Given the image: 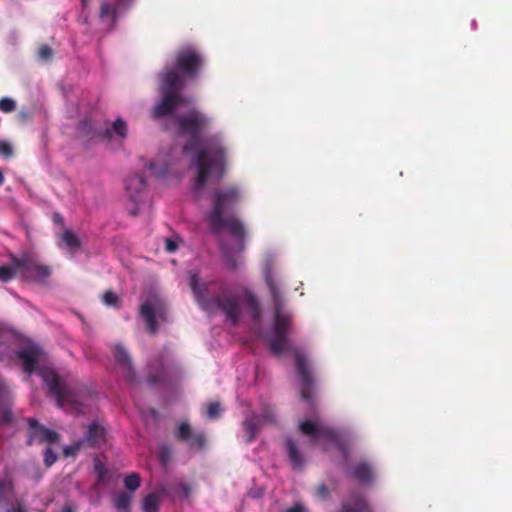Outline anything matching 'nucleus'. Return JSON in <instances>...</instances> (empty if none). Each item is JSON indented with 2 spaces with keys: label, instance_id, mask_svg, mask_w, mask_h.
<instances>
[{
  "label": "nucleus",
  "instance_id": "obj_1",
  "mask_svg": "<svg viewBox=\"0 0 512 512\" xmlns=\"http://www.w3.org/2000/svg\"><path fill=\"white\" fill-rule=\"evenodd\" d=\"M174 123L177 134L187 137L183 151L195 153V189L201 190L211 175L221 179L226 171V148L222 137L219 134L203 137L211 124V119L203 112L192 109L184 115L174 117Z\"/></svg>",
  "mask_w": 512,
  "mask_h": 512
},
{
  "label": "nucleus",
  "instance_id": "obj_2",
  "mask_svg": "<svg viewBox=\"0 0 512 512\" xmlns=\"http://www.w3.org/2000/svg\"><path fill=\"white\" fill-rule=\"evenodd\" d=\"M242 192L238 185H228L218 188L213 192V207L207 215L210 228L213 233L218 234L227 229L244 248L245 228L242 222L234 217H224V213L233 209L241 200Z\"/></svg>",
  "mask_w": 512,
  "mask_h": 512
},
{
  "label": "nucleus",
  "instance_id": "obj_3",
  "mask_svg": "<svg viewBox=\"0 0 512 512\" xmlns=\"http://www.w3.org/2000/svg\"><path fill=\"white\" fill-rule=\"evenodd\" d=\"M39 375L60 408L75 414L85 412L87 400L92 396L85 385L76 379L62 378L51 368L40 369Z\"/></svg>",
  "mask_w": 512,
  "mask_h": 512
},
{
  "label": "nucleus",
  "instance_id": "obj_4",
  "mask_svg": "<svg viewBox=\"0 0 512 512\" xmlns=\"http://www.w3.org/2000/svg\"><path fill=\"white\" fill-rule=\"evenodd\" d=\"M189 286L195 300L204 311L209 313L222 311L232 325L238 324L241 316V308L239 299L235 294L228 290H222L215 296H210L208 285L206 283H200L199 275L196 273L191 274Z\"/></svg>",
  "mask_w": 512,
  "mask_h": 512
},
{
  "label": "nucleus",
  "instance_id": "obj_5",
  "mask_svg": "<svg viewBox=\"0 0 512 512\" xmlns=\"http://www.w3.org/2000/svg\"><path fill=\"white\" fill-rule=\"evenodd\" d=\"M266 283L274 305V324L266 340L271 352L279 356L284 350H292L288 346L287 335L291 326V314L284 310V298L280 287L272 275H266Z\"/></svg>",
  "mask_w": 512,
  "mask_h": 512
},
{
  "label": "nucleus",
  "instance_id": "obj_6",
  "mask_svg": "<svg viewBox=\"0 0 512 512\" xmlns=\"http://www.w3.org/2000/svg\"><path fill=\"white\" fill-rule=\"evenodd\" d=\"M158 78L161 100L155 104L151 111V117L154 120L172 116L185 101L181 93L184 82L175 70L166 69L158 75Z\"/></svg>",
  "mask_w": 512,
  "mask_h": 512
},
{
  "label": "nucleus",
  "instance_id": "obj_7",
  "mask_svg": "<svg viewBox=\"0 0 512 512\" xmlns=\"http://www.w3.org/2000/svg\"><path fill=\"white\" fill-rule=\"evenodd\" d=\"M299 430L302 434L310 436L312 443L315 444L323 442L325 449L327 448V445H334L345 457L347 456L346 447L340 439L337 431L333 428L306 420L300 423Z\"/></svg>",
  "mask_w": 512,
  "mask_h": 512
},
{
  "label": "nucleus",
  "instance_id": "obj_8",
  "mask_svg": "<svg viewBox=\"0 0 512 512\" xmlns=\"http://www.w3.org/2000/svg\"><path fill=\"white\" fill-rule=\"evenodd\" d=\"M203 65L202 56L191 47L183 48L176 53L175 70L185 83V78H195Z\"/></svg>",
  "mask_w": 512,
  "mask_h": 512
},
{
  "label": "nucleus",
  "instance_id": "obj_9",
  "mask_svg": "<svg viewBox=\"0 0 512 512\" xmlns=\"http://www.w3.org/2000/svg\"><path fill=\"white\" fill-rule=\"evenodd\" d=\"M296 372L300 379V395L303 401L311 402L313 399L314 379L309 368L306 355L295 349L293 350Z\"/></svg>",
  "mask_w": 512,
  "mask_h": 512
},
{
  "label": "nucleus",
  "instance_id": "obj_10",
  "mask_svg": "<svg viewBox=\"0 0 512 512\" xmlns=\"http://www.w3.org/2000/svg\"><path fill=\"white\" fill-rule=\"evenodd\" d=\"M12 264L21 271L24 276L35 280H44L51 274L49 266L37 263L29 255H23L20 258L13 257Z\"/></svg>",
  "mask_w": 512,
  "mask_h": 512
},
{
  "label": "nucleus",
  "instance_id": "obj_11",
  "mask_svg": "<svg viewBox=\"0 0 512 512\" xmlns=\"http://www.w3.org/2000/svg\"><path fill=\"white\" fill-rule=\"evenodd\" d=\"M17 356L22 361L24 372L30 375L38 370L43 350L38 344L29 342L17 351Z\"/></svg>",
  "mask_w": 512,
  "mask_h": 512
},
{
  "label": "nucleus",
  "instance_id": "obj_12",
  "mask_svg": "<svg viewBox=\"0 0 512 512\" xmlns=\"http://www.w3.org/2000/svg\"><path fill=\"white\" fill-rule=\"evenodd\" d=\"M28 425V445H32L34 442L55 443L59 439V435L55 431L44 427L36 419L30 418Z\"/></svg>",
  "mask_w": 512,
  "mask_h": 512
},
{
  "label": "nucleus",
  "instance_id": "obj_13",
  "mask_svg": "<svg viewBox=\"0 0 512 512\" xmlns=\"http://www.w3.org/2000/svg\"><path fill=\"white\" fill-rule=\"evenodd\" d=\"M174 436L178 441L187 442L191 449L201 450L206 444L205 434L203 432L193 434L188 422H181L174 432Z\"/></svg>",
  "mask_w": 512,
  "mask_h": 512
},
{
  "label": "nucleus",
  "instance_id": "obj_14",
  "mask_svg": "<svg viewBox=\"0 0 512 512\" xmlns=\"http://www.w3.org/2000/svg\"><path fill=\"white\" fill-rule=\"evenodd\" d=\"M113 354L125 380L131 384L135 383L136 373L128 352L122 346L117 345L114 348Z\"/></svg>",
  "mask_w": 512,
  "mask_h": 512
},
{
  "label": "nucleus",
  "instance_id": "obj_15",
  "mask_svg": "<svg viewBox=\"0 0 512 512\" xmlns=\"http://www.w3.org/2000/svg\"><path fill=\"white\" fill-rule=\"evenodd\" d=\"M341 512H372L364 496L359 492H352L349 499L341 504Z\"/></svg>",
  "mask_w": 512,
  "mask_h": 512
},
{
  "label": "nucleus",
  "instance_id": "obj_16",
  "mask_svg": "<svg viewBox=\"0 0 512 512\" xmlns=\"http://www.w3.org/2000/svg\"><path fill=\"white\" fill-rule=\"evenodd\" d=\"M145 188L146 180L143 175L134 174L129 176L125 181V189L129 198L133 202H137L140 199V195L145 190Z\"/></svg>",
  "mask_w": 512,
  "mask_h": 512
},
{
  "label": "nucleus",
  "instance_id": "obj_17",
  "mask_svg": "<svg viewBox=\"0 0 512 512\" xmlns=\"http://www.w3.org/2000/svg\"><path fill=\"white\" fill-rule=\"evenodd\" d=\"M78 131L81 135L88 137L89 139L102 138L111 139V130L109 128L97 129L94 127L91 120L84 119L78 124Z\"/></svg>",
  "mask_w": 512,
  "mask_h": 512
},
{
  "label": "nucleus",
  "instance_id": "obj_18",
  "mask_svg": "<svg viewBox=\"0 0 512 512\" xmlns=\"http://www.w3.org/2000/svg\"><path fill=\"white\" fill-rule=\"evenodd\" d=\"M105 435V429L98 423L93 422L88 426L87 432L80 443L89 447H96L104 441Z\"/></svg>",
  "mask_w": 512,
  "mask_h": 512
},
{
  "label": "nucleus",
  "instance_id": "obj_19",
  "mask_svg": "<svg viewBox=\"0 0 512 512\" xmlns=\"http://www.w3.org/2000/svg\"><path fill=\"white\" fill-rule=\"evenodd\" d=\"M242 427L246 435V442H252L262 427L260 424V417L255 413L248 415L242 422Z\"/></svg>",
  "mask_w": 512,
  "mask_h": 512
},
{
  "label": "nucleus",
  "instance_id": "obj_20",
  "mask_svg": "<svg viewBox=\"0 0 512 512\" xmlns=\"http://www.w3.org/2000/svg\"><path fill=\"white\" fill-rule=\"evenodd\" d=\"M288 458L294 469H301L304 465V457L300 453L297 443L290 437L285 440Z\"/></svg>",
  "mask_w": 512,
  "mask_h": 512
},
{
  "label": "nucleus",
  "instance_id": "obj_21",
  "mask_svg": "<svg viewBox=\"0 0 512 512\" xmlns=\"http://www.w3.org/2000/svg\"><path fill=\"white\" fill-rule=\"evenodd\" d=\"M140 316L145 320L147 330L152 334L156 333L158 327L153 306L149 303L142 304Z\"/></svg>",
  "mask_w": 512,
  "mask_h": 512
},
{
  "label": "nucleus",
  "instance_id": "obj_22",
  "mask_svg": "<svg viewBox=\"0 0 512 512\" xmlns=\"http://www.w3.org/2000/svg\"><path fill=\"white\" fill-rule=\"evenodd\" d=\"M352 476L360 483H369L372 480V470L368 463L361 462L354 466Z\"/></svg>",
  "mask_w": 512,
  "mask_h": 512
},
{
  "label": "nucleus",
  "instance_id": "obj_23",
  "mask_svg": "<svg viewBox=\"0 0 512 512\" xmlns=\"http://www.w3.org/2000/svg\"><path fill=\"white\" fill-rule=\"evenodd\" d=\"M244 298L251 317L253 318V320L259 321L261 317V309L257 298L249 290L245 291Z\"/></svg>",
  "mask_w": 512,
  "mask_h": 512
},
{
  "label": "nucleus",
  "instance_id": "obj_24",
  "mask_svg": "<svg viewBox=\"0 0 512 512\" xmlns=\"http://www.w3.org/2000/svg\"><path fill=\"white\" fill-rule=\"evenodd\" d=\"M94 471L97 475L96 483L98 485H105L110 481V470L106 467V465L103 462H101V460L98 457L94 459Z\"/></svg>",
  "mask_w": 512,
  "mask_h": 512
},
{
  "label": "nucleus",
  "instance_id": "obj_25",
  "mask_svg": "<svg viewBox=\"0 0 512 512\" xmlns=\"http://www.w3.org/2000/svg\"><path fill=\"white\" fill-rule=\"evenodd\" d=\"M61 240L70 250L72 254L78 251L81 247V241L78 236L71 230L65 229L62 233Z\"/></svg>",
  "mask_w": 512,
  "mask_h": 512
},
{
  "label": "nucleus",
  "instance_id": "obj_26",
  "mask_svg": "<svg viewBox=\"0 0 512 512\" xmlns=\"http://www.w3.org/2000/svg\"><path fill=\"white\" fill-rule=\"evenodd\" d=\"M113 506L119 511H129L131 502H132V494L128 492H119L115 494L112 498Z\"/></svg>",
  "mask_w": 512,
  "mask_h": 512
},
{
  "label": "nucleus",
  "instance_id": "obj_27",
  "mask_svg": "<svg viewBox=\"0 0 512 512\" xmlns=\"http://www.w3.org/2000/svg\"><path fill=\"white\" fill-rule=\"evenodd\" d=\"M160 497L156 493H150L142 499L143 512H159Z\"/></svg>",
  "mask_w": 512,
  "mask_h": 512
},
{
  "label": "nucleus",
  "instance_id": "obj_28",
  "mask_svg": "<svg viewBox=\"0 0 512 512\" xmlns=\"http://www.w3.org/2000/svg\"><path fill=\"white\" fill-rule=\"evenodd\" d=\"M140 484H141V477L136 472H132L124 478V486L131 493L136 491L140 487Z\"/></svg>",
  "mask_w": 512,
  "mask_h": 512
},
{
  "label": "nucleus",
  "instance_id": "obj_29",
  "mask_svg": "<svg viewBox=\"0 0 512 512\" xmlns=\"http://www.w3.org/2000/svg\"><path fill=\"white\" fill-rule=\"evenodd\" d=\"M109 129L111 130V136L114 133L122 139H125L127 137L128 127L126 122L122 118L116 119L112 123V127Z\"/></svg>",
  "mask_w": 512,
  "mask_h": 512
},
{
  "label": "nucleus",
  "instance_id": "obj_30",
  "mask_svg": "<svg viewBox=\"0 0 512 512\" xmlns=\"http://www.w3.org/2000/svg\"><path fill=\"white\" fill-rule=\"evenodd\" d=\"M11 341L12 336L0 330V359L9 355Z\"/></svg>",
  "mask_w": 512,
  "mask_h": 512
},
{
  "label": "nucleus",
  "instance_id": "obj_31",
  "mask_svg": "<svg viewBox=\"0 0 512 512\" xmlns=\"http://www.w3.org/2000/svg\"><path fill=\"white\" fill-rule=\"evenodd\" d=\"M166 376H167V368L162 363H159V370L155 374L150 372L147 376V381L150 384L154 385V384L165 381Z\"/></svg>",
  "mask_w": 512,
  "mask_h": 512
},
{
  "label": "nucleus",
  "instance_id": "obj_32",
  "mask_svg": "<svg viewBox=\"0 0 512 512\" xmlns=\"http://www.w3.org/2000/svg\"><path fill=\"white\" fill-rule=\"evenodd\" d=\"M260 417L261 426L274 424L276 422V414L273 408L264 407L261 414H257Z\"/></svg>",
  "mask_w": 512,
  "mask_h": 512
},
{
  "label": "nucleus",
  "instance_id": "obj_33",
  "mask_svg": "<svg viewBox=\"0 0 512 512\" xmlns=\"http://www.w3.org/2000/svg\"><path fill=\"white\" fill-rule=\"evenodd\" d=\"M16 270L18 269L14 265L12 267L7 265L0 266V280L8 282L14 277Z\"/></svg>",
  "mask_w": 512,
  "mask_h": 512
},
{
  "label": "nucleus",
  "instance_id": "obj_34",
  "mask_svg": "<svg viewBox=\"0 0 512 512\" xmlns=\"http://www.w3.org/2000/svg\"><path fill=\"white\" fill-rule=\"evenodd\" d=\"M221 411L222 409L219 402H210L207 405L206 416L210 419H217Z\"/></svg>",
  "mask_w": 512,
  "mask_h": 512
},
{
  "label": "nucleus",
  "instance_id": "obj_35",
  "mask_svg": "<svg viewBox=\"0 0 512 512\" xmlns=\"http://www.w3.org/2000/svg\"><path fill=\"white\" fill-rule=\"evenodd\" d=\"M16 109V102L9 97H3L0 99V111L4 113L13 112Z\"/></svg>",
  "mask_w": 512,
  "mask_h": 512
},
{
  "label": "nucleus",
  "instance_id": "obj_36",
  "mask_svg": "<svg viewBox=\"0 0 512 512\" xmlns=\"http://www.w3.org/2000/svg\"><path fill=\"white\" fill-rule=\"evenodd\" d=\"M102 300L108 306L116 307L119 304V297L111 290H107L103 294Z\"/></svg>",
  "mask_w": 512,
  "mask_h": 512
},
{
  "label": "nucleus",
  "instance_id": "obj_37",
  "mask_svg": "<svg viewBox=\"0 0 512 512\" xmlns=\"http://www.w3.org/2000/svg\"><path fill=\"white\" fill-rule=\"evenodd\" d=\"M116 16V8L106 2L102 3L100 8V17L102 19L107 17L114 18Z\"/></svg>",
  "mask_w": 512,
  "mask_h": 512
},
{
  "label": "nucleus",
  "instance_id": "obj_38",
  "mask_svg": "<svg viewBox=\"0 0 512 512\" xmlns=\"http://www.w3.org/2000/svg\"><path fill=\"white\" fill-rule=\"evenodd\" d=\"M57 460V454L51 449L46 448L44 451V463L47 467L52 466Z\"/></svg>",
  "mask_w": 512,
  "mask_h": 512
},
{
  "label": "nucleus",
  "instance_id": "obj_39",
  "mask_svg": "<svg viewBox=\"0 0 512 512\" xmlns=\"http://www.w3.org/2000/svg\"><path fill=\"white\" fill-rule=\"evenodd\" d=\"M13 421V414L10 409L5 408L0 410V423L10 424Z\"/></svg>",
  "mask_w": 512,
  "mask_h": 512
},
{
  "label": "nucleus",
  "instance_id": "obj_40",
  "mask_svg": "<svg viewBox=\"0 0 512 512\" xmlns=\"http://www.w3.org/2000/svg\"><path fill=\"white\" fill-rule=\"evenodd\" d=\"M53 55L52 49L48 45H43L39 48L38 56L42 60H49Z\"/></svg>",
  "mask_w": 512,
  "mask_h": 512
},
{
  "label": "nucleus",
  "instance_id": "obj_41",
  "mask_svg": "<svg viewBox=\"0 0 512 512\" xmlns=\"http://www.w3.org/2000/svg\"><path fill=\"white\" fill-rule=\"evenodd\" d=\"M171 457V449L164 445L160 449V462L162 465H166Z\"/></svg>",
  "mask_w": 512,
  "mask_h": 512
},
{
  "label": "nucleus",
  "instance_id": "obj_42",
  "mask_svg": "<svg viewBox=\"0 0 512 512\" xmlns=\"http://www.w3.org/2000/svg\"><path fill=\"white\" fill-rule=\"evenodd\" d=\"M0 153L6 157H10L13 154V148L7 142H0Z\"/></svg>",
  "mask_w": 512,
  "mask_h": 512
},
{
  "label": "nucleus",
  "instance_id": "obj_43",
  "mask_svg": "<svg viewBox=\"0 0 512 512\" xmlns=\"http://www.w3.org/2000/svg\"><path fill=\"white\" fill-rule=\"evenodd\" d=\"M225 263H226L227 267L231 270H236L238 267L237 259L229 254L225 255Z\"/></svg>",
  "mask_w": 512,
  "mask_h": 512
},
{
  "label": "nucleus",
  "instance_id": "obj_44",
  "mask_svg": "<svg viewBox=\"0 0 512 512\" xmlns=\"http://www.w3.org/2000/svg\"><path fill=\"white\" fill-rule=\"evenodd\" d=\"M80 445L81 443H77L75 445H72V446H68L64 449V454L66 456H73L77 453V451L80 449Z\"/></svg>",
  "mask_w": 512,
  "mask_h": 512
},
{
  "label": "nucleus",
  "instance_id": "obj_45",
  "mask_svg": "<svg viewBox=\"0 0 512 512\" xmlns=\"http://www.w3.org/2000/svg\"><path fill=\"white\" fill-rule=\"evenodd\" d=\"M165 249L167 252H175L177 250V244L170 238L165 239Z\"/></svg>",
  "mask_w": 512,
  "mask_h": 512
},
{
  "label": "nucleus",
  "instance_id": "obj_46",
  "mask_svg": "<svg viewBox=\"0 0 512 512\" xmlns=\"http://www.w3.org/2000/svg\"><path fill=\"white\" fill-rule=\"evenodd\" d=\"M317 494L323 498L327 497L328 489L325 485H320L317 487Z\"/></svg>",
  "mask_w": 512,
  "mask_h": 512
},
{
  "label": "nucleus",
  "instance_id": "obj_47",
  "mask_svg": "<svg viewBox=\"0 0 512 512\" xmlns=\"http://www.w3.org/2000/svg\"><path fill=\"white\" fill-rule=\"evenodd\" d=\"M285 512H304V507L301 504H295L288 508Z\"/></svg>",
  "mask_w": 512,
  "mask_h": 512
},
{
  "label": "nucleus",
  "instance_id": "obj_48",
  "mask_svg": "<svg viewBox=\"0 0 512 512\" xmlns=\"http://www.w3.org/2000/svg\"><path fill=\"white\" fill-rule=\"evenodd\" d=\"M8 485L9 483L0 480V498H2L5 495Z\"/></svg>",
  "mask_w": 512,
  "mask_h": 512
},
{
  "label": "nucleus",
  "instance_id": "obj_49",
  "mask_svg": "<svg viewBox=\"0 0 512 512\" xmlns=\"http://www.w3.org/2000/svg\"><path fill=\"white\" fill-rule=\"evenodd\" d=\"M7 512H26V510L22 507V505L18 504L16 507L7 510Z\"/></svg>",
  "mask_w": 512,
  "mask_h": 512
},
{
  "label": "nucleus",
  "instance_id": "obj_50",
  "mask_svg": "<svg viewBox=\"0 0 512 512\" xmlns=\"http://www.w3.org/2000/svg\"><path fill=\"white\" fill-rule=\"evenodd\" d=\"M19 117L22 119V120H26L28 118V113L26 111H20L19 113Z\"/></svg>",
  "mask_w": 512,
  "mask_h": 512
},
{
  "label": "nucleus",
  "instance_id": "obj_51",
  "mask_svg": "<svg viewBox=\"0 0 512 512\" xmlns=\"http://www.w3.org/2000/svg\"><path fill=\"white\" fill-rule=\"evenodd\" d=\"M54 221L62 223L63 219H62V217L59 214H55L54 215Z\"/></svg>",
  "mask_w": 512,
  "mask_h": 512
},
{
  "label": "nucleus",
  "instance_id": "obj_52",
  "mask_svg": "<svg viewBox=\"0 0 512 512\" xmlns=\"http://www.w3.org/2000/svg\"><path fill=\"white\" fill-rule=\"evenodd\" d=\"M62 512H74V510L70 506H66L63 508Z\"/></svg>",
  "mask_w": 512,
  "mask_h": 512
},
{
  "label": "nucleus",
  "instance_id": "obj_53",
  "mask_svg": "<svg viewBox=\"0 0 512 512\" xmlns=\"http://www.w3.org/2000/svg\"><path fill=\"white\" fill-rule=\"evenodd\" d=\"M4 183V175L2 171L0 170V186Z\"/></svg>",
  "mask_w": 512,
  "mask_h": 512
},
{
  "label": "nucleus",
  "instance_id": "obj_54",
  "mask_svg": "<svg viewBox=\"0 0 512 512\" xmlns=\"http://www.w3.org/2000/svg\"><path fill=\"white\" fill-rule=\"evenodd\" d=\"M80 1H81L82 6L85 8L88 5L89 0H80Z\"/></svg>",
  "mask_w": 512,
  "mask_h": 512
},
{
  "label": "nucleus",
  "instance_id": "obj_55",
  "mask_svg": "<svg viewBox=\"0 0 512 512\" xmlns=\"http://www.w3.org/2000/svg\"><path fill=\"white\" fill-rule=\"evenodd\" d=\"M133 216H136L137 215V209H134L130 212Z\"/></svg>",
  "mask_w": 512,
  "mask_h": 512
},
{
  "label": "nucleus",
  "instance_id": "obj_56",
  "mask_svg": "<svg viewBox=\"0 0 512 512\" xmlns=\"http://www.w3.org/2000/svg\"><path fill=\"white\" fill-rule=\"evenodd\" d=\"M149 169H150V170H153V169H154V163H152V162H151V163L149 164Z\"/></svg>",
  "mask_w": 512,
  "mask_h": 512
}]
</instances>
